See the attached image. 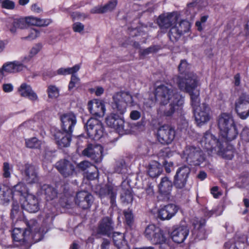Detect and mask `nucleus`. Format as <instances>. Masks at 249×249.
<instances>
[{
	"mask_svg": "<svg viewBox=\"0 0 249 249\" xmlns=\"http://www.w3.org/2000/svg\"><path fill=\"white\" fill-rule=\"evenodd\" d=\"M124 215L126 223L127 225H130L133 222V216L131 212L129 210L124 211Z\"/></svg>",
	"mask_w": 249,
	"mask_h": 249,
	"instance_id": "49",
	"label": "nucleus"
},
{
	"mask_svg": "<svg viewBox=\"0 0 249 249\" xmlns=\"http://www.w3.org/2000/svg\"><path fill=\"white\" fill-rule=\"evenodd\" d=\"M6 26L11 33L15 34L18 29L26 28V21L23 18H9L7 20Z\"/></svg>",
	"mask_w": 249,
	"mask_h": 249,
	"instance_id": "31",
	"label": "nucleus"
},
{
	"mask_svg": "<svg viewBox=\"0 0 249 249\" xmlns=\"http://www.w3.org/2000/svg\"><path fill=\"white\" fill-rule=\"evenodd\" d=\"M109 246V241L107 239H104L101 245V249H108Z\"/></svg>",
	"mask_w": 249,
	"mask_h": 249,
	"instance_id": "61",
	"label": "nucleus"
},
{
	"mask_svg": "<svg viewBox=\"0 0 249 249\" xmlns=\"http://www.w3.org/2000/svg\"><path fill=\"white\" fill-rule=\"evenodd\" d=\"M157 139L163 144L171 143L174 139L175 132L173 128L167 125L160 126L158 130Z\"/></svg>",
	"mask_w": 249,
	"mask_h": 249,
	"instance_id": "15",
	"label": "nucleus"
},
{
	"mask_svg": "<svg viewBox=\"0 0 249 249\" xmlns=\"http://www.w3.org/2000/svg\"><path fill=\"white\" fill-rule=\"evenodd\" d=\"M42 45L41 43H38L35 44L30 49L29 55L23 58V62H28L30 59L36 55L42 49Z\"/></svg>",
	"mask_w": 249,
	"mask_h": 249,
	"instance_id": "39",
	"label": "nucleus"
},
{
	"mask_svg": "<svg viewBox=\"0 0 249 249\" xmlns=\"http://www.w3.org/2000/svg\"><path fill=\"white\" fill-rule=\"evenodd\" d=\"M27 193V188L23 183H18L12 189L0 191V201L3 203H8L11 198L14 201L12 213L17 212L18 209V198Z\"/></svg>",
	"mask_w": 249,
	"mask_h": 249,
	"instance_id": "6",
	"label": "nucleus"
},
{
	"mask_svg": "<svg viewBox=\"0 0 249 249\" xmlns=\"http://www.w3.org/2000/svg\"><path fill=\"white\" fill-rule=\"evenodd\" d=\"M1 7L7 9H13L15 8V2L10 0H1L0 2Z\"/></svg>",
	"mask_w": 249,
	"mask_h": 249,
	"instance_id": "45",
	"label": "nucleus"
},
{
	"mask_svg": "<svg viewBox=\"0 0 249 249\" xmlns=\"http://www.w3.org/2000/svg\"><path fill=\"white\" fill-rule=\"evenodd\" d=\"M7 44V42L6 41L0 40V53L3 51Z\"/></svg>",
	"mask_w": 249,
	"mask_h": 249,
	"instance_id": "64",
	"label": "nucleus"
},
{
	"mask_svg": "<svg viewBox=\"0 0 249 249\" xmlns=\"http://www.w3.org/2000/svg\"><path fill=\"white\" fill-rule=\"evenodd\" d=\"M189 230L186 225H179L176 227L172 232L173 241L178 243H182L189 234Z\"/></svg>",
	"mask_w": 249,
	"mask_h": 249,
	"instance_id": "27",
	"label": "nucleus"
},
{
	"mask_svg": "<svg viewBox=\"0 0 249 249\" xmlns=\"http://www.w3.org/2000/svg\"><path fill=\"white\" fill-rule=\"evenodd\" d=\"M202 147L211 152H219L221 150V142L215 139L210 132H207L202 137L201 141Z\"/></svg>",
	"mask_w": 249,
	"mask_h": 249,
	"instance_id": "11",
	"label": "nucleus"
},
{
	"mask_svg": "<svg viewBox=\"0 0 249 249\" xmlns=\"http://www.w3.org/2000/svg\"><path fill=\"white\" fill-rule=\"evenodd\" d=\"M172 187V181L168 178L164 177L159 185V192L162 195L168 196L171 193Z\"/></svg>",
	"mask_w": 249,
	"mask_h": 249,
	"instance_id": "35",
	"label": "nucleus"
},
{
	"mask_svg": "<svg viewBox=\"0 0 249 249\" xmlns=\"http://www.w3.org/2000/svg\"><path fill=\"white\" fill-rule=\"evenodd\" d=\"M117 4V0H111L104 6H97L91 9L92 14H101L114 10Z\"/></svg>",
	"mask_w": 249,
	"mask_h": 249,
	"instance_id": "32",
	"label": "nucleus"
},
{
	"mask_svg": "<svg viewBox=\"0 0 249 249\" xmlns=\"http://www.w3.org/2000/svg\"><path fill=\"white\" fill-rule=\"evenodd\" d=\"M173 163L172 162H168L165 161L164 162V165L165 171L167 173H170L173 169Z\"/></svg>",
	"mask_w": 249,
	"mask_h": 249,
	"instance_id": "57",
	"label": "nucleus"
},
{
	"mask_svg": "<svg viewBox=\"0 0 249 249\" xmlns=\"http://www.w3.org/2000/svg\"><path fill=\"white\" fill-rule=\"evenodd\" d=\"M56 168L64 177H68L75 174V165L71 161L61 160L56 163Z\"/></svg>",
	"mask_w": 249,
	"mask_h": 249,
	"instance_id": "17",
	"label": "nucleus"
},
{
	"mask_svg": "<svg viewBox=\"0 0 249 249\" xmlns=\"http://www.w3.org/2000/svg\"><path fill=\"white\" fill-rule=\"evenodd\" d=\"M26 146L30 148H39L42 144L41 141L34 137L25 140Z\"/></svg>",
	"mask_w": 249,
	"mask_h": 249,
	"instance_id": "40",
	"label": "nucleus"
},
{
	"mask_svg": "<svg viewBox=\"0 0 249 249\" xmlns=\"http://www.w3.org/2000/svg\"><path fill=\"white\" fill-rule=\"evenodd\" d=\"M234 84L235 86H239L240 83V77L239 74L237 73L236 74L234 77Z\"/></svg>",
	"mask_w": 249,
	"mask_h": 249,
	"instance_id": "62",
	"label": "nucleus"
},
{
	"mask_svg": "<svg viewBox=\"0 0 249 249\" xmlns=\"http://www.w3.org/2000/svg\"><path fill=\"white\" fill-rule=\"evenodd\" d=\"M145 236L150 240L153 244H166V239L164 236L162 231L155 225H149L145 229Z\"/></svg>",
	"mask_w": 249,
	"mask_h": 249,
	"instance_id": "8",
	"label": "nucleus"
},
{
	"mask_svg": "<svg viewBox=\"0 0 249 249\" xmlns=\"http://www.w3.org/2000/svg\"><path fill=\"white\" fill-rule=\"evenodd\" d=\"M182 158L186 161L195 165H199L202 162L204 157L201 150L192 146H187L183 151Z\"/></svg>",
	"mask_w": 249,
	"mask_h": 249,
	"instance_id": "10",
	"label": "nucleus"
},
{
	"mask_svg": "<svg viewBox=\"0 0 249 249\" xmlns=\"http://www.w3.org/2000/svg\"><path fill=\"white\" fill-rule=\"evenodd\" d=\"M3 90L5 92H11L13 90V86L11 84H3Z\"/></svg>",
	"mask_w": 249,
	"mask_h": 249,
	"instance_id": "58",
	"label": "nucleus"
},
{
	"mask_svg": "<svg viewBox=\"0 0 249 249\" xmlns=\"http://www.w3.org/2000/svg\"><path fill=\"white\" fill-rule=\"evenodd\" d=\"M218 153H221L222 156L228 160H231L233 157V152L231 150H227L223 152L221 150V151Z\"/></svg>",
	"mask_w": 249,
	"mask_h": 249,
	"instance_id": "52",
	"label": "nucleus"
},
{
	"mask_svg": "<svg viewBox=\"0 0 249 249\" xmlns=\"http://www.w3.org/2000/svg\"><path fill=\"white\" fill-rule=\"evenodd\" d=\"M91 166L92 165L90 162L87 160L82 161L77 165L78 168L82 171L86 170Z\"/></svg>",
	"mask_w": 249,
	"mask_h": 249,
	"instance_id": "51",
	"label": "nucleus"
},
{
	"mask_svg": "<svg viewBox=\"0 0 249 249\" xmlns=\"http://www.w3.org/2000/svg\"><path fill=\"white\" fill-rule=\"evenodd\" d=\"M103 92L104 89L102 87H97L95 91V94L97 96H100L103 93Z\"/></svg>",
	"mask_w": 249,
	"mask_h": 249,
	"instance_id": "63",
	"label": "nucleus"
},
{
	"mask_svg": "<svg viewBox=\"0 0 249 249\" xmlns=\"http://www.w3.org/2000/svg\"><path fill=\"white\" fill-rule=\"evenodd\" d=\"M61 126L64 131L72 133L76 123V115L72 112L63 114L61 116Z\"/></svg>",
	"mask_w": 249,
	"mask_h": 249,
	"instance_id": "20",
	"label": "nucleus"
},
{
	"mask_svg": "<svg viewBox=\"0 0 249 249\" xmlns=\"http://www.w3.org/2000/svg\"><path fill=\"white\" fill-rule=\"evenodd\" d=\"M117 191L118 187L117 186L107 185L100 189L99 195L101 199L106 197L109 198L111 205L113 206L115 205Z\"/></svg>",
	"mask_w": 249,
	"mask_h": 249,
	"instance_id": "26",
	"label": "nucleus"
},
{
	"mask_svg": "<svg viewBox=\"0 0 249 249\" xmlns=\"http://www.w3.org/2000/svg\"><path fill=\"white\" fill-rule=\"evenodd\" d=\"M111 103L112 112L106 119L107 125L122 132L124 129V121L120 116L123 115L126 111L128 106L133 107L137 105L134 97L128 92L121 91L117 92L113 96Z\"/></svg>",
	"mask_w": 249,
	"mask_h": 249,
	"instance_id": "3",
	"label": "nucleus"
},
{
	"mask_svg": "<svg viewBox=\"0 0 249 249\" xmlns=\"http://www.w3.org/2000/svg\"><path fill=\"white\" fill-rule=\"evenodd\" d=\"M31 10L35 13H39L41 12V8L37 4H33L31 6Z\"/></svg>",
	"mask_w": 249,
	"mask_h": 249,
	"instance_id": "60",
	"label": "nucleus"
},
{
	"mask_svg": "<svg viewBox=\"0 0 249 249\" xmlns=\"http://www.w3.org/2000/svg\"><path fill=\"white\" fill-rule=\"evenodd\" d=\"M44 230L39 228L38 225L35 220H30L27 228L22 230L20 228H15L13 230L12 237L15 242H19L23 245L26 243H35L39 241L43 237Z\"/></svg>",
	"mask_w": 249,
	"mask_h": 249,
	"instance_id": "4",
	"label": "nucleus"
},
{
	"mask_svg": "<svg viewBox=\"0 0 249 249\" xmlns=\"http://www.w3.org/2000/svg\"><path fill=\"white\" fill-rule=\"evenodd\" d=\"M13 171V166L8 162H5L3 165V176L5 178L11 177V172Z\"/></svg>",
	"mask_w": 249,
	"mask_h": 249,
	"instance_id": "42",
	"label": "nucleus"
},
{
	"mask_svg": "<svg viewBox=\"0 0 249 249\" xmlns=\"http://www.w3.org/2000/svg\"><path fill=\"white\" fill-rule=\"evenodd\" d=\"M21 171L24 176V179L27 183L33 184L38 181L36 169L34 166L30 164H25Z\"/></svg>",
	"mask_w": 249,
	"mask_h": 249,
	"instance_id": "23",
	"label": "nucleus"
},
{
	"mask_svg": "<svg viewBox=\"0 0 249 249\" xmlns=\"http://www.w3.org/2000/svg\"><path fill=\"white\" fill-rule=\"evenodd\" d=\"M22 198L24 199L21 203L23 209L30 213H36L38 211V200L34 195L29 194L27 190V193L19 197L18 200H21Z\"/></svg>",
	"mask_w": 249,
	"mask_h": 249,
	"instance_id": "13",
	"label": "nucleus"
},
{
	"mask_svg": "<svg viewBox=\"0 0 249 249\" xmlns=\"http://www.w3.org/2000/svg\"><path fill=\"white\" fill-rule=\"evenodd\" d=\"M92 195L87 191H80L77 193L75 197V203L84 209H89L93 202Z\"/></svg>",
	"mask_w": 249,
	"mask_h": 249,
	"instance_id": "18",
	"label": "nucleus"
},
{
	"mask_svg": "<svg viewBox=\"0 0 249 249\" xmlns=\"http://www.w3.org/2000/svg\"><path fill=\"white\" fill-rule=\"evenodd\" d=\"M175 81L181 90L190 94L197 124L202 125L207 123L211 119V111L208 105L204 103L200 104L199 92L195 90L199 84L198 76L193 72H189L184 76L177 77Z\"/></svg>",
	"mask_w": 249,
	"mask_h": 249,
	"instance_id": "1",
	"label": "nucleus"
},
{
	"mask_svg": "<svg viewBox=\"0 0 249 249\" xmlns=\"http://www.w3.org/2000/svg\"><path fill=\"white\" fill-rule=\"evenodd\" d=\"M178 20L177 14L171 13L160 15L157 19L158 25L161 28H168L173 26Z\"/></svg>",
	"mask_w": 249,
	"mask_h": 249,
	"instance_id": "28",
	"label": "nucleus"
},
{
	"mask_svg": "<svg viewBox=\"0 0 249 249\" xmlns=\"http://www.w3.org/2000/svg\"><path fill=\"white\" fill-rule=\"evenodd\" d=\"M80 69V65L76 64L72 67L70 68H61L58 69L56 71V74L66 75L76 73Z\"/></svg>",
	"mask_w": 249,
	"mask_h": 249,
	"instance_id": "38",
	"label": "nucleus"
},
{
	"mask_svg": "<svg viewBox=\"0 0 249 249\" xmlns=\"http://www.w3.org/2000/svg\"><path fill=\"white\" fill-rule=\"evenodd\" d=\"M72 28L74 32L80 33L83 31L84 25L80 22H75L73 24Z\"/></svg>",
	"mask_w": 249,
	"mask_h": 249,
	"instance_id": "53",
	"label": "nucleus"
},
{
	"mask_svg": "<svg viewBox=\"0 0 249 249\" xmlns=\"http://www.w3.org/2000/svg\"><path fill=\"white\" fill-rule=\"evenodd\" d=\"M18 92L21 96L27 98L32 102L39 101L37 94L33 90L31 86L26 83H22L20 86Z\"/></svg>",
	"mask_w": 249,
	"mask_h": 249,
	"instance_id": "29",
	"label": "nucleus"
},
{
	"mask_svg": "<svg viewBox=\"0 0 249 249\" xmlns=\"http://www.w3.org/2000/svg\"><path fill=\"white\" fill-rule=\"evenodd\" d=\"M42 193L46 196L47 200H51L55 198L57 196V192L56 190L53 187L44 184L41 187Z\"/></svg>",
	"mask_w": 249,
	"mask_h": 249,
	"instance_id": "37",
	"label": "nucleus"
},
{
	"mask_svg": "<svg viewBox=\"0 0 249 249\" xmlns=\"http://www.w3.org/2000/svg\"><path fill=\"white\" fill-rule=\"evenodd\" d=\"M24 19L26 21V27L27 25L36 26H47L52 22L51 19H41L33 16L25 18Z\"/></svg>",
	"mask_w": 249,
	"mask_h": 249,
	"instance_id": "33",
	"label": "nucleus"
},
{
	"mask_svg": "<svg viewBox=\"0 0 249 249\" xmlns=\"http://www.w3.org/2000/svg\"><path fill=\"white\" fill-rule=\"evenodd\" d=\"M145 192L148 198L153 197L155 194L154 185H152V183L148 184L145 189Z\"/></svg>",
	"mask_w": 249,
	"mask_h": 249,
	"instance_id": "48",
	"label": "nucleus"
},
{
	"mask_svg": "<svg viewBox=\"0 0 249 249\" xmlns=\"http://www.w3.org/2000/svg\"><path fill=\"white\" fill-rule=\"evenodd\" d=\"M80 78L77 76L75 73L71 74V81L69 84V89L71 90L75 86L76 84L79 83Z\"/></svg>",
	"mask_w": 249,
	"mask_h": 249,
	"instance_id": "47",
	"label": "nucleus"
},
{
	"mask_svg": "<svg viewBox=\"0 0 249 249\" xmlns=\"http://www.w3.org/2000/svg\"><path fill=\"white\" fill-rule=\"evenodd\" d=\"M207 16H202L200 21H197L196 23V25L197 28V30L199 31H201L203 29V27L202 26V24L204 23L208 19Z\"/></svg>",
	"mask_w": 249,
	"mask_h": 249,
	"instance_id": "50",
	"label": "nucleus"
},
{
	"mask_svg": "<svg viewBox=\"0 0 249 249\" xmlns=\"http://www.w3.org/2000/svg\"><path fill=\"white\" fill-rule=\"evenodd\" d=\"M141 114L138 110H133L130 113V118L133 120H137L140 118Z\"/></svg>",
	"mask_w": 249,
	"mask_h": 249,
	"instance_id": "54",
	"label": "nucleus"
},
{
	"mask_svg": "<svg viewBox=\"0 0 249 249\" xmlns=\"http://www.w3.org/2000/svg\"><path fill=\"white\" fill-rule=\"evenodd\" d=\"M103 148L100 145L89 144L82 152L84 156L91 158L96 162H99L103 159Z\"/></svg>",
	"mask_w": 249,
	"mask_h": 249,
	"instance_id": "16",
	"label": "nucleus"
},
{
	"mask_svg": "<svg viewBox=\"0 0 249 249\" xmlns=\"http://www.w3.org/2000/svg\"><path fill=\"white\" fill-rule=\"evenodd\" d=\"M47 92L48 97L50 98L55 99L59 96V90L57 87L54 85H49L48 87Z\"/></svg>",
	"mask_w": 249,
	"mask_h": 249,
	"instance_id": "41",
	"label": "nucleus"
},
{
	"mask_svg": "<svg viewBox=\"0 0 249 249\" xmlns=\"http://www.w3.org/2000/svg\"><path fill=\"white\" fill-rule=\"evenodd\" d=\"M39 36L40 32L38 30L36 29H31L29 31L28 36L23 37V39L25 40H33L38 37Z\"/></svg>",
	"mask_w": 249,
	"mask_h": 249,
	"instance_id": "43",
	"label": "nucleus"
},
{
	"mask_svg": "<svg viewBox=\"0 0 249 249\" xmlns=\"http://www.w3.org/2000/svg\"><path fill=\"white\" fill-rule=\"evenodd\" d=\"M190 173V168L186 165L179 167L174 176V183L175 187L178 189L184 188Z\"/></svg>",
	"mask_w": 249,
	"mask_h": 249,
	"instance_id": "14",
	"label": "nucleus"
},
{
	"mask_svg": "<svg viewBox=\"0 0 249 249\" xmlns=\"http://www.w3.org/2000/svg\"><path fill=\"white\" fill-rule=\"evenodd\" d=\"M190 28V23L187 20H183L178 23L176 22L170 30V39L173 41L177 40L181 36L188 32Z\"/></svg>",
	"mask_w": 249,
	"mask_h": 249,
	"instance_id": "12",
	"label": "nucleus"
},
{
	"mask_svg": "<svg viewBox=\"0 0 249 249\" xmlns=\"http://www.w3.org/2000/svg\"><path fill=\"white\" fill-rule=\"evenodd\" d=\"M235 110L238 116L242 120L249 117V96L242 93L235 102Z\"/></svg>",
	"mask_w": 249,
	"mask_h": 249,
	"instance_id": "9",
	"label": "nucleus"
},
{
	"mask_svg": "<svg viewBox=\"0 0 249 249\" xmlns=\"http://www.w3.org/2000/svg\"><path fill=\"white\" fill-rule=\"evenodd\" d=\"M205 224V221L204 219L196 218L193 220L194 228L192 230V234L195 238L199 240L205 238V231L204 228Z\"/></svg>",
	"mask_w": 249,
	"mask_h": 249,
	"instance_id": "25",
	"label": "nucleus"
},
{
	"mask_svg": "<svg viewBox=\"0 0 249 249\" xmlns=\"http://www.w3.org/2000/svg\"><path fill=\"white\" fill-rule=\"evenodd\" d=\"M121 199L124 202H131L133 200V195L130 190H127L125 193L121 195Z\"/></svg>",
	"mask_w": 249,
	"mask_h": 249,
	"instance_id": "46",
	"label": "nucleus"
},
{
	"mask_svg": "<svg viewBox=\"0 0 249 249\" xmlns=\"http://www.w3.org/2000/svg\"><path fill=\"white\" fill-rule=\"evenodd\" d=\"M162 172V165L157 161H152L148 165L147 173L151 178L159 176Z\"/></svg>",
	"mask_w": 249,
	"mask_h": 249,
	"instance_id": "34",
	"label": "nucleus"
},
{
	"mask_svg": "<svg viewBox=\"0 0 249 249\" xmlns=\"http://www.w3.org/2000/svg\"><path fill=\"white\" fill-rule=\"evenodd\" d=\"M88 106L90 113L93 115L103 117L105 113V105L102 100L93 99L89 102Z\"/></svg>",
	"mask_w": 249,
	"mask_h": 249,
	"instance_id": "21",
	"label": "nucleus"
},
{
	"mask_svg": "<svg viewBox=\"0 0 249 249\" xmlns=\"http://www.w3.org/2000/svg\"><path fill=\"white\" fill-rule=\"evenodd\" d=\"M218 125L220 135L225 140L231 141L238 134L233 118L230 113H221L218 119Z\"/></svg>",
	"mask_w": 249,
	"mask_h": 249,
	"instance_id": "5",
	"label": "nucleus"
},
{
	"mask_svg": "<svg viewBox=\"0 0 249 249\" xmlns=\"http://www.w3.org/2000/svg\"><path fill=\"white\" fill-rule=\"evenodd\" d=\"M113 240L118 249H129L126 241L124 240L123 234L114 232L113 235Z\"/></svg>",
	"mask_w": 249,
	"mask_h": 249,
	"instance_id": "36",
	"label": "nucleus"
},
{
	"mask_svg": "<svg viewBox=\"0 0 249 249\" xmlns=\"http://www.w3.org/2000/svg\"><path fill=\"white\" fill-rule=\"evenodd\" d=\"M178 209V206L175 204L165 205L158 210V217L162 220H169L175 215Z\"/></svg>",
	"mask_w": 249,
	"mask_h": 249,
	"instance_id": "22",
	"label": "nucleus"
},
{
	"mask_svg": "<svg viewBox=\"0 0 249 249\" xmlns=\"http://www.w3.org/2000/svg\"><path fill=\"white\" fill-rule=\"evenodd\" d=\"M189 64L185 60H181L178 66V71L181 73H186L190 68Z\"/></svg>",
	"mask_w": 249,
	"mask_h": 249,
	"instance_id": "44",
	"label": "nucleus"
},
{
	"mask_svg": "<svg viewBox=\"0 0 249 249\" xmlns=\"http://www.w3.org/2000/svg\"><path fill=\"white\" fill-rule=\"evenodd\" d=\"M157 50L158 49L155 46L150 47L143 50L141 52V53L142 55H147L150 53L156 52Z\"/></svg>",
	"mask_w": 249,
	"mask_h": 249,
	"instance_id": "55",
	"label": "nucleus"
},
{
	"mask_svg": "<svg viewBox=\"0 0 249 249\" xmlns=\"http://www.w3.org/2000/svg\"><path fill=\"white\" fill-rule=\"evenodd\" d=\"M25 62H23V59L21 61L16 60L7 62L3 65L1 69L0 70V71L2 72L3 77L5 73H15L19 72L26 68L23 64Z\"/></svg>",
	"mask_w": 249,
	"mask_h": 249,
	"instance_id": "19",
	"label": "nucleus"
},
{
	"mask_svg": "<svg viewBox=\"0 0 249 249\" xmlns=\"http://www.w3.org/2000/svg\"><path fill=\"white\" fill-rule=\"evenodd\" d=\"M72 133L57 130L54 133L53 136L57 144L61 147L69 146L71 140V134Z\"/></svg>",
	"mask_w": 249,
	"mask_h": 249,
	"instance_id": "30",
	"label": "nucleus"
},
{
	"mask_svg": "<svg viewBox=\"0 0 249 249\" xmlns=\"http://www.w3.org/2000/svg\"><path fill=\"white\" fill-rule=\"evenodd\" d=\"M211 193L215 198H217L220 194L218 191V187L216 186L213 187L211 189Z\"/></svg>",
	"mask_w": 249,
	"mask_h": 249,
	"instance_id": "59",
	"label": "nucleus"
},
{
	"mask_svg": "<svg viewBox=\"0 0 249 249\" xmlns=\"http://www.w3.org/2000/svg\"><path fill=\"white\" fill-rule=\"evenodd\" d=\"M113 230V223L108 217L103 218L99 222L95 236L98 235H108Z\"/></svg>",
	"mask_w": 249,
	"mask_h": 249,
	"instance_id": "24",
	"label": "nucleus"
},
{
	"mask_svg": "<svg viewBox=\"0 0 249 249\" xmlns=\"http://www.w3.org/2000/svg\"><path fill=\"white\" fill-rule=\"evenodd\" d=\"M85 128L89 137L93 140H99L103 135L104 127L98 120L91 118L85 124Z\"/></svg>",
	"mask_w": 249,
	"mask_h": 249,
	"instance_id": "7",
	"label": "nucleus"
},
{
	"mask_svg": "<svg viewBox=\"0 0 249 249\" xmlns=\"http://www.w3.org/2000/svg\"><path fill=\"white\" fill-rule=\"evenodd\" d=\"M156 100L161 106L158 112L169 116L175 112L180 110L184 103L181 97L171 85L168 83L158 86L155 91Z\"/></svg>",
	"mask_w": 249,
	"mask_h": 249,
	"instance_id": "2",
	"label": "nucleus"
},
{
	"mask_svg": "<svg viewBox=\"0 0 249 249\" xmlns=\"http://www.w3.org/2000/svg\"><path fill=\"white\" fill-rule=\"evenodd\" d=\"M242 139L244 141L249 142V128H245L241 133Z\"/></svg>",
	"mask_w": 249,
	"mask_h": 249,
	"instance_id": "56",
	"label": "nucleus"
}]
</instances>
